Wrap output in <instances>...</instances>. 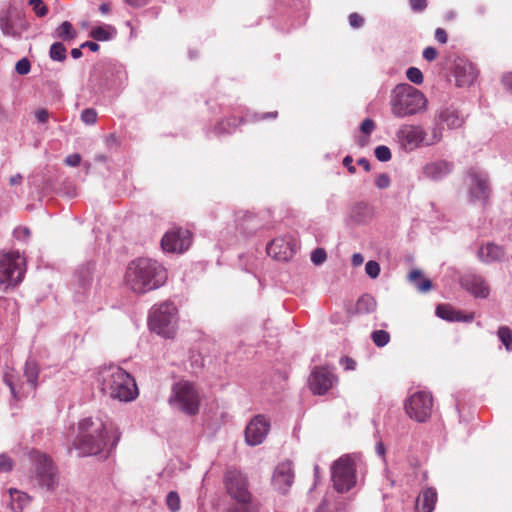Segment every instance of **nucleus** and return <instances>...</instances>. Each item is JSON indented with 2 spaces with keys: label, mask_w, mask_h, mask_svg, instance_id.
<instances>
[{
  "label": "nucleus",
  "mask_w": 512,
  "mask_h": 512,
  "mask_svg": "<svg viewBox=\"0 0 512 512\" xmlns=\"http://www.w3.org/2000/svg\"><path fill=\"white\" fill-rule=\"evenodd\" d=\"M192 243V233L182 227H173L161 239V247L168 253H183Z\"/></svg>",
  "instance_id": "nucleus-14"
},
{
  "label": "nucleus",
  "mask_w": 512,
  "mask_h": 512,
  "mask_svg": "<svg viewBox=\"0 0 512 512\" xmlns=\"http://www.w3.org/2000/svg\"><path fill=\"white\" fill-rule=\"evenodd\" d=\"M374 129L375 123L370 118L365 119L360 126V130L366 135H370L374 131Z\"/></svg>",
  "instance_id": "nucleus-51"
},
{
  "label": "nucleus",
  "mask_w": 512,
  "mask_h": 512,
  "mask_svg": "<svg viewBox=\"0 0 512 512\" xmlns=\"http://www.w3.org/2000/svg\"><path fill=\"white\" fill-rule=\"evenodd\" d=\"M223 484L234 505L228 512H259L260 502L250 491L248 476L236 468H229L224 474Z\"/></svg>",
  "instance_id": "nucleus-4"
},
{
  "label": "nucleus",
  "mask_w": 512,
  "mask_h": 512,
  "mask_svg": "<svg viewBox=\"0 0 512 512\" xmlns=\"http://www.w3.org/2000/svg\"><path fill=\"white\" fill-rule=\"evenodd\" d=\"M373 217V208L366 202L355 203L350 210V219L357 224L367 223Z\"/></svg>",
  "instance_id": "nucleus-26"
},
{
  "label": "nucleus",
  "mask_w": 512,
  "mask_h": 512,
  "mask_svg": "<svg viewBox=\"0 0 512 512\" xmlns=\"http://www.w3.org/2000/svg\"><path fill=\"white\" fill-rule=\"evenodd\" d=\"M426 131L422 126L404 124L396 132L398 143L405 151H413L425 146Z\"/></svg>",
  "instance_id": "nucleus-15"
},
{
  "label": "nucleus",
  "mask_w": 512,
  "mask_h": 512,
  "mask_svg": "<svg viewBox=\"0 0 512 512\" xmlns=\"http://www.w3.org/2000/svg\"><path fill=\"white\" fill-rule=\"evenodd\" d=\"M31 64L30 61L27 58H22L19 61H17L15 65V71L19 75H26L30 72Z\"/></svg>",
  "instance_id": "nucleus-45"
},
{
  "label": "nucleus",
  "mask_w": 512,
  "mask_h": 512,
  "mask_svg": "<svg viewBox=\"0 0 512 512\" xmlns=\"http://www.w3.org/2000/svg\"><path fill=\"white\" fill-rule=\"evenodd\" d=\"M460 285L467 292L476 298H487L490 294V288L481 275L468 273L460 278Z\"/></svg>",
  "instance_id": "nucleus-21"
},
{
  "label": "nucleus",
  "mask_w": 512,
  "mask_h": 512,
  "mask_svg": "<svg viewBox=\"0 0 512 512\" xmlns=\"http://www.w3.org/2000/svg\"><path fill=\"white\" fill-rule=\"evenodd\" d=\"M66 52L65 46L60 42H56L51 45L49 56L54 61L62 62L66 59Z\"/></svg>",
  "instance_id": "nucleus-36"
},
{
  "label": "nucleus",
  "mask_w": 512,
  "mask_h": 512,
  "mask_svg": "<svg viewBox=\"0 0 512 512\" xmlns=\"http://www.w3.org/2000/svg\"><path fill=\"white\" fill-rule=\"evenodd\" d=\"M340 364L343 366L344 370L346 371H352L355 369L356 367V362L350 358V357H342L340 359Z\"/></svg>",
  "instance_id": "nucleus-54"
},
{
  "label": "nucleus",
  "mask_w": 512,
  "mask_h": 512,
  "mask_svg": "<svg viewBox=\"0 0 512 512\" xmlns=\"http://www.w3.org/2000/svg\"><path fill=\"white\" fill-rule=\"evenodd\" d=\"M22 179L23 177L21 174H16L10 177L9 182L12 186L19 185L22 182Z\"/></svg>",
  "instance_id": "nucleus-64"
},
{
  "label": "nucleus",
  "mask_w": 512,
  "mask_h": 512,
  "mask_svg": "<svg viewBox=\"0 0 512 512\" xmlns=\"http://www.w3.org/2000/svg\"><path fill=\"white\" fill-rule=\"evenodd\" d=\"M294 244L285 237H277L267 244L269 256L278 261H288L294 254Z\"/></svg>",
  "instance_id": "nucleus-22"
},
{
  "label": "nucleus",
  "mask_w": 512,
  "mask_h": 512,
  "mask_svg": "<svg viewBox=\"0 0 512 512\" xmlns=\"http://www.w3.org/2000/svg\"><path fill=\"white\" fill-rule=\"evenodd\" d=\"M33 461L35 465L34 480L37 485L46 491H55L59 485V475L52 460L40 452H35Z\"/></svg>",
  "instance_id": "nucleus-11"
},
{
  "label": "nucleus",
  "mask_w": 512,
  "mask_h": 512,
  "mask_svg": "<svg viewBox=\"0 0 512 512\" xmlns=\"http://www.w3.org/2000/svg\"><path fill=\"white\" fill-rule=\"evenodd\" d=\"M390 184H391V179L387 173L379 174L375 179V185L379 189H386L390 186Z\"/></svg>",
  "instance_id": "nucleus-47"
},
{
  "label": "nucleus",
  "mask_w": 512,
  "mask_h": 512,
  "mask_svg": "<svg viewBox=\"0 0 512 512\" xmlns=\"http://www.w3.org/2000/svg\"><path fill=\"white\" fill-rule=\"evenodd\" d=\"M470 176V188H469V199L471 202H480L485 204L490 196L489 180L486 173L471 169L469 172Z\"/></svg>",
  "instance_id": "nucleus-16"
},
{
  "label": "nucleus",
  "mask_w": 512,
  "mask_h": 512,
  "mask_svg": "<svg viewBox=\"0 0 512 512\" xmlns=\"http://www.w3.org/2000/svg\"><path fill=\"white\" fill-rule=\"evenodd\" d=\"M29 5L39 17H43L48 13V8L42 0H29Z\"/></svg>",
  "instance_id": "nucleus-42"
},
{
  "label": "nucleus",
  "mask_w": 512,
  "mask_h": 512,
  "mask_svg": "<svg viewBox=\"0 0 512 512\" xmlns=\"http://www.w3.org/2000/svg\"><path fill=\"white\" fill-rule=\"evenodd\" d=\"M25 260L19 252L0 255V286L4 289L18 285L24 278Z\"/></svg>",
  "instance_id": "nucleus-10"
},
{
  "label": "nucleus",
  "mask_w": 512,
  "mask_h": 512,
  "mask_svg": "<svg viewBox=\"0 0 512 512\" xmlns=\"http://www.w3.org/2000/svg\"><path fill=\"white\" fill-rule=\"evenodd\" d=\"M177 321V308L170 301L154 305L148 316L150 330L165 338H172L175 335Z\"/></svg>",
  "instance_id": "nucleus-7"
},
{
  "label": "nucleus",
  "mask_w": 512,
  "mask_h": 512,
  "mask_svg": "<svg viewBox=\"0 0 512 512\" xmlns=\"http://www.w3.org/2000/svg\"><path fill=\"white\" fill-rule=\"evenodd\" d=\"M294 469L291 461L279 463L273 473L272 485L281 494H286L294 482Z\"/></svg>",
  "instance_id": "nucleus-19"
},
{
  "label": "nucleus",
  "mask_w": 512,
  "mask_h": 512,
  "mask_svg": "<svg viewBox=\"0 0 512 512\" xmlns=\"http://www.w3.org/2000/svg\"><path fill=\"white\" fill-rule=\"evenodd\" d=\"M380 265L378 262L370 260L365 265V272L371 279H376L380 274Z\"/></svg>",
  "instance_id": "nucleus-43"
},
{
  "label": "nucleus",
  "mask_w": 512,
  "mask_h": 512,
  "mask_svg": "<svg viewBox=\"0 0 512 512\" xmlns=\"http://www.w3.org/2000/svg\"><path fill=\"white\" fill-rule=\"evenodd\" d=\"M121 432L113 425L107 426L98 418H85L78 424V435L74 446L79 456L102 454L107 458L116 448Z\"/></svg>",
  "instance_id": "nucleus-1"
},
{
  "label": "nucleus",
  "mask_w": 512,
  "mask_h": 512,
  "mask_svg": "<svg viewBox=\"0 0 512 512\" xmlns=\"http://www.w3.org/2000/svg\"><path fill=\"white\" fill-rule=\"evenodd\" d=\"M377 303L373 296L369 294L362 295L357 303L356 310L361 314H368L373 312L376 309Z\"/></svg>",
  "instance_id": "nucleus-32"
},
{
  "label": "nucleus",
  "mask_w": 512,
  "mask_h": 512,
  "mask_svg": "<svg viewBox=\"0 0 512 512\" xmlns=\"http://www.w3.org/2000/svg\"><path fill=\"white\" fill-rule=\"evenodd\" d=\"M501 81L504 88L512 93V72L503 74Z\"/></svg>",
  "instance_id": "nucleus-56"
},
{
  "label": "nucleus",
  "mask_w": 512,
  "mask_h": 512,
  "mask_svg": "<svg viewBox=\"0 0 512 512\" xmlns=\"http://www.w3.org/2000/svg\"><path fill=\"white\" fill-rule=\"evenodd\" d=\"M430 130H431L430 136H428L427 134L425 136V146L435 145V144L439 143L443 137V134H442L443 128L440 126V123L438 121L431 127Z\"/></svg>",
  "instance_id": "nucleus-34"
},
{
  "label": "nucleus",
  "mask_w": 512,
  "mask_h": 512,
  "mask_svg": "<svg viewBox=\"0 0 512 512\" xmlns=\"http://www.w3.org/2000/svg\"><path fill=\"white\" fill-rule=\"evenodd\" d=\"M436 315L449 322H457V320H460V311H456L446 304H439L436 307Z\"/></svg>",
  "instance_id": "nucleus-33"
},
{
  "label": "nucleus",
  "mask_w": 512,
  "mask_h": 512,
  "mask_svg": "<svg viewBox=\"0 0 512 512\" xmlns=\"http://www.w3.org/2000/svg\"><path fill=\"white\" fill-rule=\"evenodd\" d=\"M438 56V51L432 47H426L423 51V58L429 62L434 61Z\"/></svg>",
  "instance_id": "nucleus-52"
},
{
  "label": "nucleus",
  "mask_w": 512,
  "mask_h": 512,
  "mask_svg": "<svg viewBox=\"0 0 512 512\" xmlns=\"http://www.w3.org/2000/svg\"><path fill=\"white\" fill-rule=\"evenodd\" d=\"M96 272V263L93 261L79 265L73 274L72 289L74 299L82 302L90 294Z\"/></svg>",
  "instance_id": "nucleus-12"
},
{
  "label": "nucleus",
  "mask_w": 512,
  "mask_h": 512,
  "mask_svg": "<svg viewBox=\"0 0 512 512\" xmlns=\"http://www.w3.org/2000/svg\"><path fill=\"white\" fill-rule=\"evenodd\" d=\"M410 8L414 12H423L428 6V0H408Z\"/></svg>",
  "instance_id": "nucleus-50"
},
{
  "label": "nucleus",
  "mask_w": 512,
  "mask_h": 512,
  "mask_svg": "<svg viewBox=\"0 0 512 512\" xmlns=\"http://www.w3.org/2000/svg\"><path fill=\"white\" fill-rule=\"evenodd\" d=\"M364 262V257L361 253H354L351 259L353 266H360Z\"/></svg>",
  "instance_id": "nucleus-59"
},
{
  "label": "nucleus",
  "mask_w": 512,
  "mask_h": 512,
  "mask_svg": "<svg viewBox=\"0 0 512 512\" xmlns=\"http://www.w3.org/2000/svg\"><path fill=\"white\" fill-rule=\"evenodd\" d=\"M72 24L69 21H64L56 32H71Z\"/></svg>",
  "instance_id": "nucleus-61"
},
{
  "label": "nucleus",
  "mask_w": 512,
  "mask_h": 512,
  "mask_svg": "<svg viewBox=\"0 0 512 512\" xmlns=\"http://www.w3.org/2000/svg\"><path fill=\"white\" fill-rule=\"evenodd\" d=\"M357 164L362 166L365 171H370L371 165L366 158H359Z\"/></svg>",
  "instance_id": "nucleus-62"
},
{
  "label": "nucleus",
  "mask_w": 512,
  "mask_h": 512,
  "mask_svg": "<svg viewBox=\"0 0 512 512\" xmlns=\"http://www.w3.org/2000/svg\"><path fill=\"white\" fill-rule=\"evenodd\" d=\"M364 22H365L364 17L358 13H351L349 15L350 26L354 29L361 28L363 26Z\"/></svg>",
  "instance_id": "nucleus-49"
},
{
  "label": "nucleus",
  "mask_w": 512,
  "mask_h": 512,
  "mask_svg": "<svg viewBox=\"0 0 512 512\" xmlns=\"http://www.w3.org/2000/svg\"><path fill=\"white\" fill-rule=\"evenodd\" d=\"M166 505L170 512H178L181 508V500L176 491H170L166 496Z\"/></svg>",
  "instance_id": "nucleus-38"
},
{
  "label": "nucleus",
  "mask_w": 512,
  "mask_h": 512,
  "mask_svg": "<svg viewBox=\"0 0 512 512\" xmlns=\"http://www.w3.org/2000/svg\"><path fill=\"white\" fill-rule=\"evenodd\" d=\"M408 279L420 292H427L432 288L431 280L422 279V272L418 269L412 270Z\"/></svg>",
  "instance_id": "nucleus-30"
},
{
  "label": "nucleus",
  "mask_w": 512,
  "mask_h": 512,
  "mask_svg": "<svg viewBox=\"0 0 512 512\" xmlns=\"http://www.w3.org/2000/svg\"><path fill=\"white\" fill-rule=\"evenodd\" d=\"M9 494L11 498L12 509L15 511L22 510L30 502V497L28 494L17 489H9Z\"/></svg>",
  "instance_id": "nucleus-31"
},
{
  "label": "nucleus",
  "mask_w": 512,
  "mask_h": 512,
  "mask_svg": "<svg viewBox=\"0 0 512 512\" xmlns=\"http://www.w3.org/2000/svg\"><path fill=\"white\" fill-rule=\"evenodd\" d=\"M407 79L414 84H422L424 77L420 69L417 67H409L406 71Z\"/></svg>",
  "instance_id": "nucleus-39"
},
{
  "label": "nucleus",
  "mask_w": 512,
  "mask_h": 512,
  "mask_svg": "<svg viewBox=\"0 0 512 512\" xmlns=\"http://www.w3.org/2000/svg\"><path fill=\"white\" fill-rule=\"evenodd\" d=\"M314 512H346L344 502L333 494H326Z\"/></svg>",
  "instance_id": "nucleus-28"
},
{
  "label": "nucleus",
  "mask_w": 512,
  "mask_h": 512,
  "mask_svg": "<svg viewBox=\"0 0 512 512\" xmlns=\"http://www.w3.org/2000/svg\"><path fill=\"white\" fill-rule=\"evenodd\" d=\"M13 468L12 459L5 453L0 455V471L9 472Z\"/></svg>",
  "instance_id": "nucleus-48"
},
{
  "label": "nucleus",
  "mask_w": 512,
  "mask_h": 512,
  "mask_svg": "<svg viewBox=\"0 0 512 512\" xmlns=\"http://www.w3.org/2000/svg\"><path fill=\"white\" fill-rule=\"evenodd\" d=\"M89 48L91 51L96 52L99 49V45L93 41H86L81 45V48Z\"/></svg>",
  "instance_id": "nucleus-60"
},
{
  "label": "nucleus",
  "mask_w": 512,
  "mask_h": 512,
  "mask_svg": "<svg viewBox=\"0 0 512 512\" xmlns=\"http://www.w3.org/2000/svg\"><path fill=\"white\" fill-rule=\"evenodd\" d=\"M241 122H242V119H238L236 117L224 119V120L220 121L219 123H217L212 130H208L206 132L207 136L208 137H211V136L220 137V136L230 134L236 129V127L239 126V124Z\"/></svg>",
  "instance_id": "nucleus-29"
},
{
  "label": "nucleus",
  "mask_w": 512,
  "mask_h": 512,
  "mask_svg": "<svg viewBox=\"0 0 512 512\" xmlns=\"http://www.w3.org/2000/svg\"><path fill=\"white\" fill-rule=\"evenodd\" d=\"M169 403L183 413L192 416L199 411L200 397L192 383L179 381L172 386Z\"/></svg>",
  "instance_id": "nucleus-9"
},
{
  "label": "nucleus",
  "mask_w": 512,
  "mask_h": 512,
  "mask_svg": "<svg viewBox=\"0 0 512 512\" xmlns=\"http://www.w3.org/2000/svg\"><path fill=\"white\" fill-rule=\"evenodd\" d=\"M97 381L101 391L114 400L130 402L138 396L135 379L119 366L102 367L98 372Z\"/></svg>",
  "instance_id": "nucleus-3"
},
{
  "label": "nucleus",
  "mask_w": 512,
  "mask_h": 512,
  "mask_svg": "<svg viewBox=\"0 0 512 512\" xmlns=\"http://www.w3.org/2000/svg\"><path fill=\"white\" fill-rule=\"evenodd\" d=\"M433 398L429 392L417 391L413 393L404 404L407 415L419 422L427 421L432 412Z\"/></svg>",
  "instance_id": "nucleus-13"
},
{
  "label": "nucleus",
  "mask_w": 512,
  "mask_h": 512,
  "mask_svg": "<svg viewBox=\"0 0 512 512\" xmlns=\"http://www.w3.org/2000/svg\"><path fill=\"white\" fill-rule=\"evenodd\" d=\"M374 154H375V157L380 161V162H387L391 159L392 155H391V151L389 149V147L385 146V145H379L375 148L374 150Z\"/></svg>",
  "instance_id": "nucleus-41"
},
{
  "label": "nucleus",
  "mask_w": 512,
  "mask_h": 512,
  "mask_svg": "<svg viewBox=\"0 0 512 512\" xmlns=\"http://www.w3.org/2000/svg\"><path fill=\"white\" fill-rule=\"evenodd\" d=\"M13 234L17 240L26 242L29 239L31 232L29 228L19 226L14 229Z\"/></svg>",
  "instance_id": "nucleus-46"
},
{
  "label": "nucleus",
  "mask_w": 512,
  "mask_h": 512,
  "mask_svg": "<svg viewBox=\"0 0 512 512\" xmlns=\"http://www.w3.org/2000/svg\"><path fill=\"white\" fill-rule=\"evenodd\" d=\"M365 463L361 455L352 453L338 458L331 465L333 487L338 493H346L357 484L358 474H362Z\"/></svg>",
  "instance_id": "nucleus-6"
},
{
  "label": "nucleus",
  "mask_w": 512,
  "mask_h": 512,
  "mask_svg": "<svg viewBox=\"0 0 512 512\" xmlns=\"http://www.w3.org/2000/svg\"><path fill=\"white\" fill-rule=\"evenodd\" d=\"M40 374V367L38 362L29 357L24 366V376L26 383H22L15 375L13 370L6 371L3 375V381L9 387L10 392L15 400H20L27 394L34 392L38 385V377Z\"/></svg>",
  "instance_id": "nucleus-8"
},
{
  "label": "nucleus",
  "mask_w": 512,
  "mask_h": 512,
  "mask_svg": "<svg viewBox=\"0 0 512 512\" xmlns=\"http://www.w3.org/2000/svg\"><path fill=\"white\" fill-rule=\"evenodd\" d=\"M270 429V423L263 415L255 416L246 426L245 440L248 445L256 446L261 444Z\"/></svg>",
  "instance_id": "nucleus-20"
},
{
  "label": "nucleus",
  "mask_w": 512,
  "mask_h": 512,
  "mask_svg": "<svg viewBox=\"0 0 512 512\" xmlns=\"http://www.w3.org/2000/svg\"><path fill=\"white\" fill-rule=\"evenodd\" d=\"M435 119L440 124L446 125L448 129H459L465 122L463 114L454 106L439 108L436 112Z\"/></svg>",
  "instance_id": "nucleus-23"
},
{
  "label": "nucleus",
  "mask_w": 512,
  "mask_h": 512,
  "mask_svg": "<svg viewBox=\"0 0 512 512\" xmlns=\"http://www.w3.org/2000/svg\"><path fill=\"white\" fill-rule=\"evenodd\" d=\"M353 158L350 155H347L343 159V165L347 168L350 174H354L356 172L355 166H353Z\"/></svg>",
  "instance_id": "nucleus-58"
},
{
  "label": "nucleus",
  "mask_w": 512,
  "mask_h": 512,
  "mask_svg": "<svg viewBox=\"0 0 512 512\" xmlns=\"http://www.w3.org/2000/svg\"><path fill=\"white\" fill-rule=\"evenodd\" d=\"M166 268L156 260L139 257L131 261L125 273V283L136 294H145L163 286L167 281Z\"/></svg>",
  "instance_id": "nucleus-2"
},
{
  "label": "nucleus",
  "mask_w": 512,
  "mask_h": 512,
  "mask_svg": "<svg viewBox=\"0 0 512 512\" xmlns=\"http://www.w3.org/2000/svg\"><path fill=\"white\" fill-rule=\"evenodd\" d=\"M435 39L439 44H446L450 41L448 34H435Z\"/></svg>",
  "instance_id": "nucleus-63"
},
{
  "label": "nucleus",
  "mask_w": 512,
  "mask_h": 512,
  "mask_svg": "<svg viewBox=\"0 0 512 512\" xmlns=\"http://www.w3.org/2000/svg\"><path fill=\"white\" fill-rule=\"evenodd\" d=\"M35 117L40 123H46L49 119V113L46 109H38L35 111Z\"/></svg>",
  "instance_id": "nucleus-57"
},
{
  "label": "nucleus",
  "mask_w": 512,
  "mask_h": 512,
  "mask_svg": "<svg viewBox=\"0 0 512 512\" xmlns=\"http://www.w3.org/2000/svg\"><path fill=\"white\" fill-rule=\"evenodd\" d=\"M497 336L508 352H512V330L507 326L499 327Z\"/></svg>",
  "instance_id": "nucleus-35"
},
{
  "label": "nucleus",
  "mask_w": 512,
  "mask_h": 512,
  "mask_svg": "<svg viewBox=\"0 0 512 512\" xmlns=\"http://www.w3.org/2000/svg\"><path fill=\"white\" fill-rule=\"evenodd\" d=\"M81 120L86 125H94L97 122V112L93 108H86L81 112Z\"/></svg>",
  "instance_id": "nucleus-40"
},
{
  "label": "nucleus",
  "mask_w": 512,
  "mask_h": 512,
  "mask_svg": "<svg viewBox=\"0 0 512 512\" xmlns=\"http://www.w3.org/2000/svg\"><path fill=\"white\" fill-rule=\"evenodd\" d=\"M453 170V164L446 160H437L427 163L423 169V176L432 181H439L449 175Z\"/></svg>",
  "instance_id": "nucleus-25"
},
{
  "label": "nucleus",
  "mask_w": 512,
  "mask_h": 512,
  "mask_svg": "<svg viewBox=\"0 0 512 512\" xmlns=\"http://www.w3.org/2000/svg\"><path fill=\"white\" fill-rule=\"evenodd\" d=\"M437 501V492L434 488H426L417 498L416 508L418 512H432Z\"/></svg>",
  "instance_id": "nucleus-27"
},
{
  "label": "nucleus",
  "mask_w": 512,
  "mask_h": 512,
  "mask_svg": "<svg viewBox=\"0 0 512 512\" xmlns=\"http://www.w3.org/2000/svg\"><path fill=\"white\" fill-rule=\"evenodd\" d=\"M452 74L457 87H469L476 81L478 70L469 60L456 57L452 66Z\"/></svg>",
  "instance_id": "nucleus-17"
},
{
  "label": "nucleus",
  "mask_w": 512,
  "mask_h": 512,
  "mask_svg": "<svg viewBox=\"0 0 512 512\" xmlns=\"http://www.w3.org/2000/svg\"><path fill=\"white\" fill-rule=\"evenodd\" d=\"M337 382L336 375L326 367H314L309 377V387L313 394L324 395Z\"/></svg>",
  "instance_id": "nucleus-18"
},
{
  "label": "nucleus",
  "mask_w": 512,
  "mask_h": 512,
  "mask_svg": "<svg viewBox=\"0 0 512 512\" xmlns=\"http://www.w3.org/2000/svg\"><path fill=\"white\" fill-rule=\"evenodd\" d=\"M371 339L377 347H384L390 341V334L385 330H375L371 333Z\"/></svg>",
  "instance_id": "nucleus-37"
},
{
  "label": "nucleus",
  "mask_w": 512,
  "mask_h": 512,
  "mask_svg": "<svg viewBox=\"0 0 512 512\" xmlns=\"http://www.w3.org/2000/svg\"><path fill=\"white\" fill-rule=\"evenodd\" d=\"M112 69L115 71L117 76V81L121 84L126 79V71L122 65L114 64L112 65Z\"/></svg>",
  "instance_id": "nucleus-55"
},
{
  "label": "nucleus",
  "mask_w": 512,
  "mask_h": 512,
  "mask_svg": "<svg viewBox=\"0 0 512 512\" xmlns=\"http://www.w3.org/2000/svg\"><path fill=\"white\" fill-rule=\"evenodd\" d=\"M64 162L68 166L76 167L81 162V156L78 153L70 154L65 158Z\"/></svg>",
  "instance_id": "nucleus-53"
},
{
  "label": "nucleus",
  "mask_w": 512,
  "mask_h": 512,
  "mask_svg": "<svg viewBox=\"0 0 512 512\" xmlns=\"http://www.w3.org/2000/svg\"><path fill=\"white\" fill-rule=\"evenodd\" d=\"M505 250L494 242L482 244L477 250V258L485 264L501 262L505 258Z\"/></svg>",
  "instance_id": "nucleus-24"
},
{
  "label": "nucleus",
  "mask_w": 512,
  "mask_h": 512,
  "mask_svg": "<svg viewBox=\"0 0 512 512\" xmlns=\"http://www.w3.org/2000/svg\"><path fill=\"white\" fill-rule=\"evenodd\" d=\"M327 258V253L323 248H316L311 253V262L314 265H321Z\"/></svg>",
  "instance_id": "nucleus-44"
},
{
  "label": "nucleus",
  "mask_w": 512,
  "mask_h": 512,
  "mask_svg": "<svg viewBox=\"0 0 512 512\" xmlns=\"http://www.w3.org/2000/svg\"><path fill=\"white\" fill-rule=\"evenodd\" d=\"M389 104L396 118H405L425 111L427 98L412 85L401 83L392 89Z\"/></svg>",
  "instance_id": "nucleus-5"
}]
</instances>
